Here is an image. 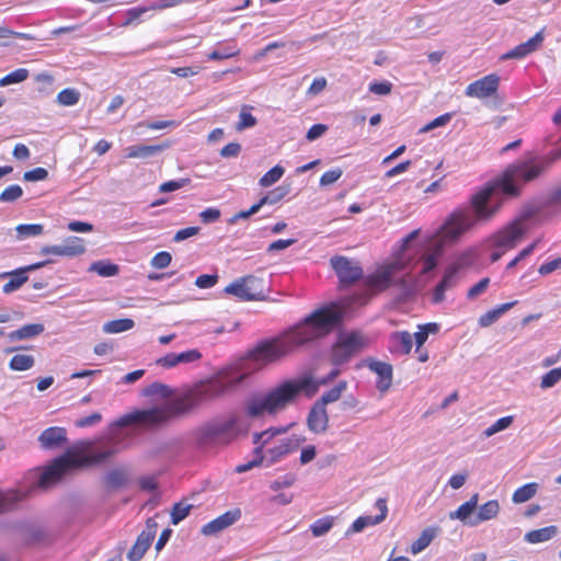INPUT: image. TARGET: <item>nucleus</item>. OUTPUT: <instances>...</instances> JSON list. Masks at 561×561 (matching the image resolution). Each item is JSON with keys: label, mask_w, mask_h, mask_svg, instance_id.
Instances as JSON below:
<instances>
[{"label": "nucleus", "mask_w": 561, "mask_h": 561, "mask_svg": "<svg viewBox=\"0 0 561 561\" xmlns=\"http://www.w3.org/2000/svg\"><path fill=\"white\" fill-rule=\"evenodd\" d=\"M190 183V179L171 180L159 186L161 193H170L180 190Z\"/></svg>", "instance_id": "6e6d98bb"}, {"label": "nucleus", "mask_w": 561, "mask_h": 561, "mask_svg": "<svg viewBox=\"0 0 561 561\" xmlns=\"http://www.w3.org/2000/svg\"><path fill=\"white\" fill-rule=\"evenodd\" d=\"M365 346V339L357 332L343 334L339 337L333 347L334 364L346 363L352 356L358 353Z\"/></svg>", "instance_id": "9d476101"}, {"label": "nucleus", "mask_w": 561, "mask_h": 561, "mask_svg": "<svg viewBox=\"0 0 561 561\" xmlns=\"http://www.w3.org/2000/svg\"><path fill=\"white\" fill-rule=\"evenodd\" d=\"M367 367L378 376L377 389L380 392H386L392 382V366L386 362L368 359Z\"/></svg>", "instance_id": "6ab92c4d"}, {"label": "nucleus", "mask_w": 561, "mask_h": 561, "mask_svg": "<svg viewBox=\"0 0 561 561\" xmlns=\"http://www.w3.org/2000/svg\"><path fill=\"white\" fill-rule=\"evenodd\" d=\"M328 423L329 417L325 407L314 402L307 417V426L309 431L314 434L323 433L328 428Z\"/></svg>", "instance_id": "412c9836"}, {"label": "nucleus", "mask_w": 561, "mask_h": 561, "mask_svg": "<svg viewBox=\"0 0 561 561\" xmlns=\"http://www.w3.org/2000/svg\"><path fill=\"white\" fill-rule=\"evenodd\" d=\"M347 382L345 380H340L337 385H335L332 389L325 391L318 402L319 404L327 407V404L337 401L342 393L346 390Z\"/></svg>", "instance_id": "f704fd0d"}, {"label": "nucleus", "mask_w": 561, "mask_h": 561, "mask_svg": "<svg viewBox=\"0 0 561 561\" xmlns=\"http://www.w3.org/2000/svg\"><path fill=\"white\" fill-rule=\"evenodd\" d=\"M45 327L42 323H31L21 327L20 329L12 331L8 334L11 342L20 340H28L42 334Z\"/></svg>", "instance_id": "bb28decb"}, {"label": "nucleus", "mask_w": 561, "mask_h": 561, "mask_svg": "<svg viewBox=\"0 0 561 561\" xmlns=\"http://www.w3.org/2000/svg\"><path fill=\"white\" fill-rule=\"evenodd\" d=\"M343 314L335 304L319 308L283 335L259 343L250 357L261 365L277 362L297 347L329 334L341 323Z\"/></svg>", "instance_id": "7ed1b4c3"}, {"label": "nucleus", "mask_w": 561, "mask_h": 561, "mask_svg": "<svg viewBox=\"0 0 561 561\" xmlns=\"http://www.w3.org/2000/svg\"><path fill=\"white\" fill-rule=\"evenodd\" d=\"M327 130H328L327 125L314 124L308 129L306 138L309 141H313V140L320 138L321 136H323Z\"/></svg>", "instance_id": "338daca9"}, {"label": "nucleus", "mask_w": 561, "mask_h": 561, "mask_svg": "<svg viewBox=\"0 0 561 561\" xmlns=\"http://www.w3.org/2000/svg\"><path fill=\"white\" fill-rule=\"evenodd\" d=\"M342 174L343 172L340 168L329 170L324 172L320 178V185L327 186L333 184L342 176Z\"/></svg>", "instance_id": "052dcab7"}, {"label": "nucleus", "mask_w": 561, "mask_h": 561, "mask_svg": "<svg viewBox=\"0 0 561 561\" xmlns=\"http://www.w3.org/2000/svg\"><path fill=\"white\" fill-rule=\"evenodd\" d=\"M240 54V49L233 39L220 42L207 55L208 60H224L236 57Z\"/></svg>", "instance_id": "393cba45"}, {"label": "nucleus", "mask_w": 561, "mask_h": 561, "mask_svg": "<svg viewBox=\"0 0 561 561\" xmlns=\"http://www.w3.org/2000/svg\"><path fill=\"white\" fill-rule=\"evenodd\" d=\"M559 159L561 149H553L547 154H529L511 163L471 196V210L459 208L448 216L440 228V238L445 242L455 241L478 222L491 220L505 198L517 197L524 184L542 175Z\"/></svg>", "instance_id": "f257e3e1"}, {"label": "nucleus", "mask_w": 561, "mask_h": 561, "mask_svg": "<svg viewBox=\"0 0 561 561\" xmlns=\"http://www.w3.org/2000/svg\"><path fill=\"white\" fill-rule=\"evenodd\" d=\"M102 421V415L99 412H94L91 415L78 419L75 425L80 428L94 426Z\"/></svg>", "instance_id": "13d9d810"}, {"label": "nucleus", "mask_w": 561, "mask_h": 561, "mask_svg": "<svg viewBox=\"0 0 561 561\" xmlns=\"http://www.w3.org/2000/svg\"><path fill=\"white\" fill-rule=\"evenodd\" d=\"M236 416L217 417L198 426L194 433L197 448L210 450L230 444L238 435Z\"/></svg>", "instance_id": "0eeeda50"}, {"label": "nucleus", "mask_w": 561, "mask_h": 561, "mask_svg": "<svg viewBox=\"0 0 561 561\" xmlns=\"http://www.w3.org/2000/svg\"><path fill=\"white\" fill-rule=\"evenodd\" d=\"M284 173L285 169L282 165L276 164L259 180V185L262 187H270L278 182Z\"/></svg>", "instance_id": "a19ab883"}, {"label": "nucleus", "mask_w": 561, "mask_h": 561, "mask_svg": "<svg viewBox=\"0 0 561 561\" xmlns=\"http://www.w3.org/2000/svg\"><path fill=\"white\" fill-rule=\"evenodd\" d=\"M290 193L289 185H279L274 190L267 192L262 198L261 203L265 205H275L285 198Z\"/></svg>", "instance_id": "58836bf2"}, {"label": "nucleus", "mask_w": 561, "mask_h": 561, "mask_svg": "<svg viewBox=\"0 0 561 561\" xmlns=\"http://www.w3.org/2000/svg\"><path fill=\"white\" fill-rule=\"evenodd\" d=\"M479 493H474L456 511L449 513L450 519L460 520L467 527H477L480 524L495 518L500 513L497 500H490L478 506Z\"/></svg>", "instance_id": "6e6552de"}, {"label": "nucleus", "mask_w": 561, "mask_h": 561, "mask_svg": "<svg viewBox=\"0 0 561 561\" xmlns=\"http://www.w3.org/2000/svg\"><path fill=\"white\" fill-rule=\"evenodd\" d=\"M317 391L318 383L310 375L288 379L265 393H256L248 398L244 403L245 413L250 417L274 415L294 403L300 393L312 397Z\"/></svg>", "instance_id": "20e7f679"}, {"label": "nucleus", "mask_w": 561, "mask_h": 561, "mask_svg": "<svg viewBox=\"0 0 561 561\" xmlns=\"http://www.w3.org/2000/svg\"><path fill=\"white\" fill-rule=\"evenodd\" d=\"M392 353L408 355L413 346V335L408 331L394 332L390 336Z\"/></svg>", "instance_id": "b1692460"}, {"label": "nucleus", "mask_w": 561, "mask_h": 561, "mask_svg": "<svg viewBox=\"0 0 561 561\" xmlns=\"http://www.w3.org/2000/svg\"><path fill=\"white\" fill-rule=\"evenodd\" d=\"M202 358V353L196 350H188L182 353H169L157 360V364L164 368H172L180 364H188L197 362Z\"/></svg>", "instance_id": "aec40b11"}, {"label": "nucleus", "mask_w": 561, "mask_h": 561, "mask_svg": "<svg viewBox=\"0 0 561 561\" xmlns=\"http://www.w3.org/2000/svg\"><path fill=\"white\" fill-rule=\"evenodd\" d=\"M118 449L116 447H107L105 449L84 454L75 448L68 449L60 455L42 472L38 484L43 489H47L57 483L62 477L72 469H79L85 466L100 463L114 456Z\"/></svg>", "instance_id": "423d86ee"}, {"label": "nucleus", "mask_w": 561, "mask_h": 561, "mask_svg": "<svg viewBox=\"0 0 561 561\" xmlns=\"http://www.w3.org/2000/svg\"><path fill=\"white\" fill-rule=\"evenodd\" d=\"M330 263L340 283L344 286L352 285L363 277V268L359 264L345 256H333Z\"/></svg>", "instance_id": "9b49d317"}, {"label": "nucleus", "mask_w": 561, "mask_h": 561, "mask_svg": "<svg viewBox=\"0 0 561 561\" xmlns=\"http://www.w3.org/2000/svg\"><path fill=\"white\" fill-rule=\"evenodd\" d=\"M533 216V211H523L517 218L493 236V245L503 250L513 249L528 231L529 220Z\"/></svg>", "instance_id": "1a4fd4ad"}, {"label": "nucleus", "mask_w": 561, "mask_h": 561, "mask_svg": "<svg viewBox=\"0 0 561 561\" xmlns=\"http://www.w3.org/2000/svg\"><path fill=\"white\" fill-rule=\"evenodd\" d=\"M224 291L228 295L234 296L241 301H252L253 296L249 294L242 277L226 286Z\"/></svg>", "instance_id": "2f4dec72"}, {"label": "nucleus", "mask_w": 561, "mask_h": 561, "mask_svg": "<svg viewBox=\"0 0 561 561\" xmlns=\"http://www.w3.org/2000/svg\"><path fill=\"white\" fill-rule=\"evenodd\" d=\"M243 375H238L231 369H221L216 376L202 381L163 405L151 409L136 410L119 417L115 425L119 427L138 426L152 428L161 425L173 416L184 415L202 402L210 401L224 396L227 390L243 380Z\"/></svg>", "instance_id": "f03ea898"}, {"label": "nucleus", "mask_w": 561, "mask_h": 561, "mask_svg": "<svg viewBox=\"0 0 561 561\" xmlns=\"http://www.w3.org/2000/svg\"><path fill=\"white\" fill-rule=\"evenodd\" d=\"M30 76V72L25 68H19L0 79V87H8L10 84L21 83L25 81Z\"/></svg>", "instance_id": "a18cd8bd"}, {"label": "nucleus", "mask_w": 561, "mask_h": 561, "mask_svg": "<svg viewBox=\"0 0 561 561\" xmlns=\"http://www.w3.org/2000/svg\"><path fill=\"white\" fill-rule=\"evenodd\" d=\"M89 271L95 272L102 277H112L118 274V265L107 261H96L90 265Z\"/></svg>", "instance_id": "4c0bfd02"}, {"label": "nucleus", "mask_w": 561, "mask_h": 561, "mask_svg": "<svg viewBox=\"0 0 561 561\" xmlns=\"http://www.w3.org/2000/svg\"><path fill=\"white\" fill-rule=\"evenodd\" d=\"M500 78L495 73L484 76L466 88L469 98L485 99L492 96L499 89Z\"/></svg>", "instance_id": "ddd939ff"}, {"label": "nucleus", "mask_w": 561, "mask_h": 561, "mask_svg": "<svg viewBox=\"0 0 561 561\" xmlns=\"http://www.w3.org/2000/svg\"><path fill=\"white\" fill-rule=\"evenodd\" d=\"M256 125V118L249 112L248 106H243L239 114V122L236 126L237 130L241 131Z\"/></svg>", "instance_id": "8fccbe9b"}, {"label": "nucleus", "mask_w": 561, "mask_h": 561, "mask_svg": "<svg viewBox=\"0 0 561 561\" xmlns=\"http://www.w3.org/2000/svg\"><path fill=\"white\" fill-rule=\"evenodd\" d=\"M513 421H514V416H512V415L503 416V417L499 419L496 422H494L492 425L486 427L483 431L482 436L485 438H489L499 432L505 431L513 424Z\"/></svg>", "instance_id": "c03bdc74"}, {"label": "nucleus", "mask_w": 561, "mask_h": 561, "mask_svg": "<svg viewBox=\"0 0 561 561\" xmlns=\"http://www.w3.org/2000/svg\"><path fill=\"white\" fill-rule=\"evenodd\" d=\"M156 526L157 525L152 519L147 520V529L142 530L138 535L136 542L127 553V559L129 561H139L142 559L154 538Z\"/></svg>", "instance_id": "4468645a"}, {"label": "nucleus", "mask_w": 561, "mask_h": 561, "mask_svg": "<svg viewBox=\"0 0 561 561\" xmlns=\"http://www.w3.org/2000/svg\"><path fill=\"white\" fill-rule=\"evenodd\" d=\"M265 459V456L262 454V446H257L254 449V458L248 462L240 463L236 467V472L243 473L247 472L257 466H260Z\"/></svg>", "instance_id": "de8ad7c7"}, {"label": "nucleus", "mask_w": 561, "mask_h": 561, "mask_svg": "<svg viewBox=\"0 0 561 561\" xmlns=\"http://www.w3.org/2000/svg\"><path fill=\"white\" fill-rule=\"evenodd\" d=\"M560 268H561V256L541 264L540 267L538 268V272L540 275L546 276V275H549L552 272L560 270Z\"/></svg>", "instance_id": "69168bd1"}, {"label": "nucleus", "mask_w": 561, "mask_h": 561, "mask_svg": "<svg viewBox=\"0 0 561 561\" xmlns=\"http://www.w3.org/2000/svg\"><path fill=\"white\" fill-rule=\"evenodd\" d=\"M437 535V529L436 528H433V527H428V528H425L420 537L413 541V543L411 545V553L412 554H417L420 552H422L425 548H427L431 542L433 541V539L436 537Z\"/></svg>", "instance_id": "c756f323"}, {"label": "nucleus", "mask_w": 561, "mask_h": 561, "mask_svg": "<svg viewBox=\"0 0 561 561\" xmlns=\"http://www.w3.org/2000/svg\"><path fill=\"white\" fill-rule=\"evenodd\" d=\"M240 517L241 511L239 508L227 511L222 515L205 524L201 531L205 536H215L238 522Z\"/></svg>", "instance_id": "f3484780"}, {"label": "nucleus", "mask_w": 561, "mask_h": 561, "mask_svg": "<svg viewBox=\"0 0 561 561\" xmlns=\"http://www.w3.org/2000/svg\"><path fill=\"white\" fill-rule=\"evenodd\" d=\"M80 100V92L77 89L73 88H67L61 90L57 94V103L62 106H73L76 105Z\"/></svg>", "instance_id": "79ce46f5"}, {"label": "nucleus", "mask_w": 561, "mask_h": 561, "mask_svg": "<svg viewBox=\"0 0 561 561\" xmlns=\"http://www.w3.org/2000/svg\"><path fill=\"white\" fill-rule=\"evenodd\" d=\"M48 178V171L45 168L38 167L33 170L26 171L23 179L27 182L44 181Z\"/></svg>", "instance_id": "4d7b16f0"}, {"label": "nucleus", "mask_w": 561, "mask_h": 561, "mask_svg": "<svg viewBox=\"0 0 561 561\" xmlns=\"http://www.w3.org/2000/svg\"><path fill=\"white\" fill-rule=\"evenodd\" d=\"M558 533L557 526H547L540 529H534L525 535V540L529 543H540L552 539Z\"/></svg>", "instance_id": "c85d7f7f"}, {"label": "nucleus", "mask_w": 561, "mask_h": 561, "mask_svg": "<svg viewBox=\"0 0 561 561\" xmlns=\"http://www.w3.org/2000/svg\"><path fill=\"white\" fill-rule=\"evenodd\" d=\"M451 117H453V114L445 113V114L434 118L430 123H427L424 127L421 128L420 133H427L434 128L445 126L450 122Z\"/></svg>", "instance_id": "864d4df0"}, {"label": "nucleus", "mask_w": 561, "mask_h": 561, "mask_svg": "<svg viewBox=\"0 0 561 561\" xmlns=\"http://www.w3.org/2000/svg\"><path fill=\"white\" fill-rule=\"evenodd\" d=\"M561 380V367L553 368L541 378L540 387L542 389L552 388Z\"/></svg>", "instance_id": "3c124183"}, {"label": "nucleus", "mask_w": 561, "mask_h": 561, "mask_svg": "<svg viewBox=\"0 0 561 561\" xmlns=\"http://www.w3.org/2000/svg\"><path fill=\"white\" fill-rule=\"evenodd\" d=\"M34 364L35 358L33 355L16 354L11 358L9 367L11 370L24 371L31 369L34 366Z\"/></svg>", "instance_id": "e433bc0d"}, {"label": "nucleus", "mask_w": 561, "mask_h": 561, "mask_svg": "<svg viewBox=\"0 0 561 561\" xmlns=\"http://www.w3.org/2000/svg\"><path fill=\"white\" fill-rule=\"evenodd\" d=\"M105 483L111 488H122L127 483V476L121 469L108 471L104 477Z\"/></svg>", "instance_id": "49530a36"}, {"label": "nucleus", "mask_w": 561, "mask_h": 561, "mask_svg": "<svg viewBox=\"0 0 561 561\" xmlns=\"http://www.w3.org/2000/svg\"><path fill=\"white\" fill-rule=\"evenodd\" d=\"M295 481H296L295 474L287 473V474H284V476L279 477V478H277L276 480H274L271 483L270 488L273 491H278L280 489H285V488L291 486Z\"/></svg>", "instance_id": "5fc2aeb1"}, {"label": "nucleus", "mask_w": 561, "mask_h": 561, "mask_svg": "<svg viewBox=\"0 0 561 561\" xmlns=\"http://www.w3.org/2000/svg\"><path fill=\"white\" fill-rule=\"evenodd\" d=\"M305 442V437L293 434L289 437H286L280 440L277 446H274L266 450L265 459L267 460V465L275 463L279 461L286 455L295 451L301 443Z\"/></svg>", "instance_id": "2eb2a0df"}, {"label": "nucleus", "mask_w": 561, "mask_h": 561, "mask_svg": "<svg viewBox=\"0 0 561 561\" xmlns=\"http://www.w3.org/2000/svg\"><path fill=\"white\" fill-rule=\"evenodd\" d=\"M67 440L66 428L59 426L48 427L38 436V443L43 449L60 448L67 443Z\"/></svg>", "instance_id": "a211bd4d"}, {"label": "nucleus", "mask_w": 561, "mask_h": 561, "mask_svg": "<svg viewBox=\"0 0 561 561\" xmlns=\"http://www.w3.org/2000/svg\"><path fill=\"white\" fill-rule=\"evenodd\" d=\"M85 252L83 240L78 237H69L60 244L45 245L41 249L43 255H56L75 257Z\"/></svg>", "instance_id": "f8f14e48"}, {"label": "nucleus", "mask_w": 561, "mask_h": 561, "mask_svg": "<svg viewBox=\"0 0 561 561\" xmlns=\"http://www.w3.org/2000/svg\"><path fill=\"white\" fill-rule=\"evenodd\" d=\"M242 278L249 294L253 296L252 301L265 299V282L263 278L254 275H248Z\"/></svg>", "instance_id": "cd10ccee"}, {"label": "nucleus", "mask_w": 561, "mask_h": 561, "mask_svg": "<svg viewBox=\"0 0 561 561\" xmlns=\"http://www.w3.org/2000/svg\"><path fill=\"white\" fill-rule=\"evenodd\" d=\"M172 255L167 251H161L154 254L151 259L150 264L153 268L162 270L170 265Z\"/></svg>", "instance_id": "603ef678"}, {"label": "nucleus", "mask_w": 561, "mask_h": 561, "mask_svg": "<svg viewBox=\"0 0 561 561\" xmlns=\"http://www.w3.org/2000/svg\"><path fill=\"white\" fill-rule=\"evenodd\" d=\"M375 506L379 511L378 515H376V516H370V515L359 516L362 518V520L364 522L366 527L378 525L381 522H383L386 519V517H387L388 507H387L386 499L379 497L376 501Z\"/></svg>", "instance_id": "72a5a7b5"}, {"label": "nucleus", "mask_w": 561, "mask_h": 561, "mask_svg": "<svg viewBox=\"0 0 561 561\" xmlns=\"http://www.w3.org/2000/svg\"><path fill=\"white\" fill-rule=\"evenodd\" d=\"M217 282H218V275L203 274L196 278L195 285L198 288H211L217 284Z\"/></svg>", "instance_id": "e2e57ef3"}, {"label": "nucleus", "mask_w": 561, "mask_h": 561, "mask_svg": "<svg viewBox=\"0 0 561 561\" xmlns=\"http://www.w3.org/2000/svg\"><path fill=\"white\" fill-rule=\"evenodd\" d=\"M22 195H23L22 187L18 184H12V185L8 186L7 188H4L0 193V202L1 203H13V202L18 201L19 198H21Z\"/></svg>", "instance_id": "09e8293b"}, {"label": "nucleus", "mask_w": 561, "mask_h": 561, "mask_svg": "<svg viewBox=\"0 0 561 561\" xmlns=\"http://www.w3.org/2000/svg\"><path fill=\"white\" fill-rule=\"evenodd\" d=\"M334 525V518L332 516H324L317 519L310 525V531L313 537H321L328 534Z\"/></svg>", "instance_id": "ea45409f"}, {"label": "nucleus", "mask_w": 561, "mask_h": 561, "mask_svg": "<svg viewBox=\"0 0 561 561\" xmlns=\"http://www.w3.org/2000/svg\"><path fill=\"white\" fill-rule=\"evenodd\" d=\"M170 146L171 145L169 141H163L157 145L129 146L126 148V157L146 159L161 153L162 151L169 149Z\"/></svg>", "instance_id": "5701e85b"}, {"label": "nucleus", "mask_w": 561, "mask_h": 561, "mask_svg": "<svg viewBox=\"0 0 561 561\" xmlns=\"http://www.w3.org/2000/svg\"><path fill=\"white\" fill-rule=\"evenodd\" d=\"M192 508L193 505L187 502L175 503L171 510V523L173 525L180 524L188 516Z\"/></svg>", "instance_id": "37998d69"}, {"label": "nucleus", "mask_w": 561, "mask_h": 561, "mask_svg": "<svg viewBox=\"0 0 561 561\" xmlns=\"http://www.w3.org/2000/svg\"><path fill=\"white\" fill-rule=\"evenodd\" d=\"M538 486L539 485L536 482L526 483V484L519 486L513 493L512 501L515 504H520V503H525V502L529 501L530 499H533L536 495V493L538 491Z\"/></svg>", "instance_id": "7c9ffc66"}, {"label": "nucleus", "mask_w": 561, "mask_h": 561, "mask_svg": "<svg viewBox=\"0 0 561 561\" xmlns=\"http://www.w3.org/2000/svg\"><path fill=\"white\" fill-rule=\"evenodd\" d=\"M490 279L488 277H484L480 279L476 285H473L467 294V297L470 299L476 298L480 294H482L489 286Z\"/></svg>", "instance_id": "774afa93"}, {"label": "nucleus", "mask_w": 561, "mask_h": 561, "mask_svg": "<svg viewBox=\"0 0 561 561\" xmlns=\"http://www.w3.org/2000/svg\"><path fill=\"white\" fill-rule=\"evenodd\" d=\"M7 277H9L10 279L2 287V291L4 294H12L13 291L20 289L28 280V276L24 273V270H22V267L11 272H3L0 274V278Z\"/></svg>", "instance_id": "a878e982"}, {"label": "nucleus", "mask_w": 561, "mask_h": 561, "mask_svg": "<svg viewBox=\"0 0 561 561\" xmlns=\"http://www.w3.org/2000/svg\"><path fill=\"white\" fill-rule=\"evenodd\" d=\"M135 327V322L133 319H116L103 324V332L107 334H117L125 331H128Z\"/></svg>", "instance_id": "473e14b6"}, {"label": "nucleus", "mask_w": 561, "mask_h": 561, "mask_svg": "<svg viewBox=\"0 0 561 561\" xmlns=\"http://www.w3.org/2000/svg\"><path fill=\"white\" fill-rule=\"evenodd\" d=\"M392 84L388 81H374L369 84V91L378 95H387L391 92Z\"/></svg>", "instance_id": "0e129e2a"}, {"label": "nucleus", "mask_w": 561, "mask_h": 561, "mask_svg": "<svg viewBox=\"0 0 561 561\" xmlns=\"http://www.w3.org/2000/svg\"><path fill=\"white\" fill-rule=\"evenodd\" d=\"M275 436V432L273 427H270L261 433H255L253 435V444L257 446H262V448Z\"/></svg>", "instance_id": "680f3d73"}, {"label": "nucleus", "mask_w": 561, "mask_h": 561, "mask_svg": "<svg viewBox=\"0 0 561 561\" xmlns=\"http://www.w3.org/2000/svg\"><path fill=\"white\" fill-rule=\"evenodd\" d=\"M458 270L459 266L457 264H451L450 266L447 267L442 280L437 284L433 291L432 301L434 304L442 302L445 299L446 290L455 286Z\"/></svg>", "instance_id": "4be33fe9"}, {"label": "nucleus", "mask_w": 561, "mask_h": 561, "mask_svg": "<svg viewBox=\"0 0 561 561\" xmlns=\"http://www.w3.org/2000/svg\"><path fill=\"white\" fill-rule=\"evenodd\" d=\"M150 5L149 7H137V8H131L129 10L126 11V21L124 23V25H129L131 23H134L135 21H138L146 12L150 11Z\"/></svg>", "instance_id": "bf43d9fd"}, {"label": "nucleus", "mask_w": 561, "mask_h": 561, "mask_svg": "<svg viewBox=\"0 0 561 561\" xmlns=\"http://www.w3.org/2000/svg\"><path fill=\"white\" fill-rule=\"evenodd\" d=\"M407 265L408 260L404 256L381 265L365 278V285L375 293L396 287L399 291L397 300L400 302L407 301L415 293L414 277L411 272H404Z\"/></svg>", "instance_id": "39448f33"}, {"label": "nucleus", "mask_w": 561, "mask_h": 561, "mask_svg": "<svg viewBox=\"0 0 561 561\" xmlns=\"http://www.w3.org/2000/svg\"><path fill=\"white\" fill-rule=\"evenodd\" d=\"M543 41H545V33H543V30H540L527 42L522 43V44L515 46L513 49L508 50L507 53L503 54L500 57V59L501 60L523 59V58L527 57L528 55L533 54L534 51L538 50L539 47L542 45Z\"/></svg>", "instance_id": "dca6fc26"}, {"label": "nucleus", "mask_w": 561, "mask_h": 561, "mask_svg": "<svg viewBox=\"0 0 561 561\" xmlns=\"http://www.w3.org/2000/svg\"><path fill=\"white\" fill-rule=\"evenodd\" d=\"M43 231L44 226L41 224H23L15 227L18 240H25L32 237L41 236Z\"/></svg>", "instance_id": "c9c22d12"}]
</instances>
